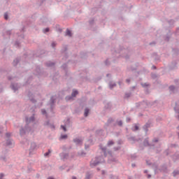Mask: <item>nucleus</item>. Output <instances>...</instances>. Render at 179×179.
Instances as JSON below:
<instances>
[{"label": "nucleus", "instance_id": "nucleus-14", "mask_svg": "<svg viewBox=\"0 0 179 179\" xmlns=\"http://www.w3.org/2000/svg\"><path fill=\"white\" fill-rule=\"evenodd\" d=\"M48 31H50V29L46 28V29L44 30V32H45V33H48Z\"/></svg>", "mask_w": 179, "mask_h": 179}, {"label": "nucleus", "instance_id": "nucleus-12", "mask_svg": "<svg viewBox=\"0 0 179 179\" xmlns=\"http://www.w3.org/2000/svg\"><path fill=\"white\" fill-rule=\"evenodd\" d=\"M177 174H179V171H174L173 172L174 177H176V176H177Z\"/></svg>", "mask_w": 179, "mask_h": 179}, {"label": "nucleus", "instance_id": "nucleus-4", "mask_svg": "<svg viewBox=\"0 0 179 179\" xmlns=\"http://www.w3.org/2000/svg\"><path fill=\"white\" fill-rule=\"evenodd\" d=\"M66 36H69V37L72 36V34L69 29H66Z\"/></svg>", "mask_w": 179, "mask_h": 179}, {"label": "nucleus", "instance_id": "nucleus-23", "mask_svg": "<svg viewBox=\"0 0 179 179\" xmlns=\"http://www.w3.org/2000/svg\"><path fill=\"white\" fill-rule=\"evenodd\" d=\"M72 179H76V177L73 176V177H72Z\"/></svg>", "mask_w": 179, "mask_h": 179}, {"label": "nucleus", "instance_id": "nucleus-10", "mask_svg": "<svg viewBox=\"0 0 179 179\" xmlns=\"http://www.w3.org/2000/svg\"><path fill=\"white\" fill-rule=\"evenodd\" d=\"M50 153H51V150H49L48 152H45L44 154V156H48V155H50Z\"/></svg>", "mask_w": 179, "mask_h": 179}, {"label": "nucleus", "instance_id": "nucleus-27", "mask_svg": "<svg viewBox=\"0 0 179 179\" xmlns=\"http://www.w3.org/2000/svg\"><path fill=\"white\" fill-rule=\"evenodd\" d=\"M127 82H129V80H127Z\"/></svg>", "mask_w": 179, "mask_h": 179}, {"label": "nucleus", "instance_id": "nucleus-2", "mask_svg": "<svg viewBox=\"0 0 179 179\" xmlns=\"http://www.w3.org/2000/svg\"><path fill=\"white\" fill-rule=\"evenodd\" d=\"M84 115H85V117H87V115H89V109L88 108H85Z\"/></svg>", "mask_w": 179, "mask_h": 179}, {"label": "nucleus", "instance_id": "nucleus-16", "mask_svg": "<svg viewBox=\"0 0 179 179\" xmlns=\"http://www.w3.org/2000/svg\"><path fill=\"white\" fill-rule=\"evenodd\" d=\"M71 99H72V97H69V96L66 97V100H71Z\"/></svg>", "mask_w": 179, "mask_h": 179}, {"label": "nucleus", "instance_id": "nucleus-6", "mask_svg": "<svg viewBox=\"0 0 179 179\" xmlns=\"http://www.w3.org/2000/svg\"><path fill=\"white\" fill-rule=\"evenodd\" d=\"M67 138H68V135L64 134L61 136L60 139H66Z\"/></svg>", "mask_w": 179, "mask_h": 179}, {"label": "nucleus", "instance_id": "nucleus-1", "mask_svg": "<svg viewBox=\"0 0 179 179\" xmlns=\"http://www.w3.org/2000/svg\"><path fill=\"white\" fill-rule=\"evenodd\" d=\"M100 163H103V158L101 157L92 159L91 161L90 166L91 167H94L97 166V164H100Z\"/></svg>", "mask_w": 179, "mask_h": 179}, {"label": "nucleus", "instance_id": "nucleus-21", "mask_svg": "<svg viewBox=\"0 0 179 179\" xmlns=\"http://www.w3.org/2000/svg\"><path fill=\"white\" fill-rule=\"evenodd\" d=\"M177 110H178V106H176V107L175 108V110L177 111Z\"/></svg>", "mask_w": 179, "mask_h": 179}, {"label": "nucleus", "instance_id": "nucleus-15", "mask_svg": "<svg viewBox=\"0 0 179 179\" xmlns=\"http://www.w3.org/2000/svg\"><path fill=\"white\" fill-rule=\"evenodd\" d=\"M169 89L170 90H174V86H170Z\"/></svg>", "mask_w": 179, "mask_h": 179}, {"label": "nucleus", "instance_id": "nucleus-19", "mask_svg": "<svg viewBox=\"0 0 179 179\" xmlns=\"http://www.w3.org/2000/svg\"><path fill=\"white\" fill-rule=\"evenodd\" d=\"M52 47H55V43H52Z\"/></svg>", "mask_w": 179, "mask_h": 179}, {"label": "nucleus", "instance_id": "nucleus-7", "mask_svg": "<svg viewBox=\"0 0 179 179\" xmlns=\"http://www.w3.org/2000/svg\"><path fill=\"white\" fill-rule=\"evenodd\" d=\"M111 145H114V142H113V141H108V146H111Z\"/></svg>", "mask_w": 179, "mask_h": 179}, {"label": "nucleus", "instance_id": "nucleus-20", "mask_svg": "<svg viewBox=\"0 0 179 179\" xmlns=\"http://www.w3.org/2000/svg\"><path fill=\"white\" fill-rule=\"evenodd\" d=\"M23 131H24L23 129H21V130H20V134H21V135L23 134Z\"/></svg>", "mask_w": 179, "mask_h": 179}, {"label": "nucleus", "instance_id": "nucleus-25", "mask_svg": "<svg viewBox=\"0 0 179 179\" xmlns=\"http://www.w3.org/2000/svg\"><path fill=\"white\" fill-rule=\"evenodd\" d=\"M48 179H54V178H53L50 177V178H48Z\"/></svg>", "mask_w": 179, "mask_h": 179}, {"label": "nucleus", "instance_id": "nucleus-3", "mask_svg": "<svg viewBox=\"0 0 179 179\" xmlns=\"http://www.w3.org/2000/svg\"><path fill=\"white\" fill-rule=\"evenodd\" d=\"M76 94H78V91L73 90L71 96H72V97H75L76 96Z\"/></svg>", "mask_w": 179, "mask_h": 179}, {"label": "nucleus", "instance_id": "nucleus-24", "mask_svg": "<svg viewBox=\"0 0 179 179\" xmlns=\"http://www.w3.org/2000/svg\"><path fill=\"white\" fill-rule=\"evenodd\" d=\"M152 68H153L154 69H156V66H152Z\"/></svg>", "mask_w": 179, "mask_h": 179}, {"label": "nucleus", "instance_id": "nucleus-9", "mask_svg": "<svg viewBox=\"0 0 179 179\" xmlns=\"http://www.w3.org/2000/svg\"><path fill=\"white\" fill-rule=\"evenodd\" d=\"M61 128H62V129L64 131V132H66V127H65V126L62 125Z\"/></svg>", "mask_w": 179, "mask_h": 179}, {"label": "nucleus", "instance_id": "nucleus-8", "mask_svg": "<svg viewBox=\"0 0 179 179\" xmlns=\"http://www.w3.org/2000/svg\"><path fill=\"white\" fill-rule=\"evenodd\" d=\"M27 122H30L31 121H34V117H32L29 120H27Z\"/></svg>", "mask_w": 179, "mask_h": 179}, {"label": "nucleus", "instance_id": "nucleus-28", "mask_svg": "<svg viewBox=\"0 0 179 179\" xmlns=\"http://www.w3.org/2000/svg\"><path fill=\"white\" fill-rule=\"evenodd\" d=\"M178 118H179V116H178Z\"/></svg>", "mask_w": 179, "mask_h": 179}, {"label": "nucleus", "instance_id": "nucleus-5", "mask_svg": "<svg viewBox=\"0 0 179 179\" xmlns=\"http://www.w3.org/2000/svg\"><path fill=\"white\" fill-rule=\"evenodd\" d=\"M74 142H75L76 143H81L82 140H80V139H79V138H76V139L74 140Z\"/></svg>", "mask_w": 179, "mask_h": 179}, {"label": "nucleus", "instance_id": "nucleus-22", "mask_svg": "<svg viewBox=\"0 0 179 179\" xmlns=\"http://www.w3.org/2000/svg\"><path fill=\"white\" fill-rule=\"evenodd\" d=\"M110 179H117V178L115 177H111Z\"/></svg>", "mask_w": 179, "mask_h": 179}, {"label": "nucleus", "instance_id": "nucleus-13", "mask_svg": "<svg viewBox=\"0 0 179 179\" xmlns=\"http://www.w3.org/2000/svg\"><path fill=\"white\" fill-rule=\"evenodd\" d=\"M134 131H138V129H139V127H138V125H136L135 127H134Z\"/></svg>", "mask_w": 179, "mask_h": 179}, {"label": "nucleus", "instance_id": "nucleus-17", "mask_svg": "<svg viewBox=\"0 0 179 179\" xmlns=\"http://www.w3.org/2000/svg\"><path fill=\"white\" fill-rule=\"evenodd\" d=\"M117 124H118V125L121 126V125H122V122L120 121V122H118Z\"/></svg>", "mask_w": 179, "mask_h": 179}, {"label": "nucleus", "instance_id": "nucleus-11", "mask_svg": "<svg viewBox=\"0 0 179 179\" xmlns=\"http://www.w3.org/2000/svg\"><path fill=\"white\" fill-rule=\"evenodd\" d=\"M4 19H5L6 20H8V13H5V14H4Z\"/></svg>", "mask_w": 179, "mask_h": 179}, {"label": "nucleus", "instance_id": "nucleus-18", "mask_svg": "<svg viewBox=\"0 0 179 179\" xmlns=\"http://www.w3.org/2000/svg\"><path fill=\"white\" fill-rule=\"evenodd\" d=\"M42 114H45V110L44 109L42 110Z\"/></svg>", "mask_w": 179, "mask_h": 179}, {"label": "nucleus", "instance_id": "nucleus-26", "mask_svg": "<svg viewBox=\"0 0 179 179\" xmlns=\"http://www.w3.org/2000/svg\"><path fill=\"white\" fill-rule=\"evenodd\" d=\"M148 178H150V175L148 176Z\"/></svg>", "mask_w": 179, "mask_h": 179}]
</instances>
